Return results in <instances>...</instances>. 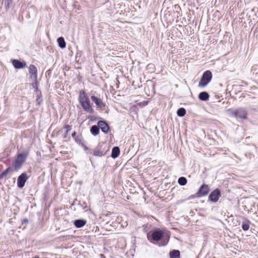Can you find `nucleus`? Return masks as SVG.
<instances>
[{
  "label": "nucleus",
  "instance_id": "1",
  "mask_svg": "<svg viewBox=\"0 0 258 258\" xmlns=\"http://www.w3.org/2000/svg\"><path fill=\"white\" fill-rule=\"evenodd\" d=\"M164 231L159 229H155L151 234L148 233L147 234L148 239L152 243L154 241H158L161 239L164 235Z\"/></svg>",
  "mask_w": 258,
  "mask_h": 258
},
{
  "label": "nucleus",
  "instance_id": "2",
  "mask_svg": "<svg viewBox=\"0 0 258 258\" xmlns=\"http://www.w3.org/2000/svg\"><path fill=\"white\" fill-rule=\"evenodd\" d=\"M229 114L236 118L246 119L247 111L243 108H240L237 109H229L228 110Z\"/></svg>",
  "mask_w": 258,
  "mask_h": 258
},
{
  "label": "nucleus",
  "instance_id": "3",
  "mask_svg": "<svg viewBox=\"0 0 258 258\" xmlns=\"http://www.w3.org/2000/svg\"><path fill=\"white\" fill-rule=\"evenodd\" d=\"M27 156L28 153L26 152L18 154L17 158L14 163V166L16 170H18L22 167Z\"/></svg>",
  "mask_w": 258,
  "mask_h": 258
},
{
  "label": "nucleus",
  "instance_id": "4",
  "mask_svg": "<svg viewBox=\"0 0 258 258\" xmlns=\"http://www.w3.org/2000/svg\"><path fill=\"white\" fill-rule=\"evenodd\" d=\"M212 75L210 71H207L204 73L203 76L200 81L199 86L205 87L211 81Z\"/></svg>",
  "mask_w": 258,
  "mask_h": 258
},
{
  "label": "nucleus",
  "instance_id": "5",
  "mask_svg": "<svg viewBox=\"0 0 258 258\" xmlns=\"http://www.w3.org/2000/svg\"><path fill=\"white\" fill-rule=\"evenodd\" d=\"M72 126L70 125H66L63 128L58 130L57 132V135H61L64 139H68V134L71 130Z\"/></svg>",
  "mask_w": 258,
  "mask_h": 258
},
{
  "label": "nucleus",
  "instance_id": "6",
  "mask_svg": "<svg viewBox=\"0 0 258 258\" xmlns=\"http://www.w3.org/2000/svg\"><path fill=\"white\" fill-rule=\"evenodd\" d=\"M28 179V176L26 173H23L20 175L17 179V185L19 188L24 186L25 182Z\"/></svg>",
  "mask_w": 258,
  "mask_h": 258
},
{
  "label": "nucleus",
  "instance_id": "7",
  "mask_svg": "<svg viewBox=\"0 0 258 258\" xmlns=\"http://www.w3.org/2000/svg\"><path fill=\"white\" fill-rule=\"evenodd\" d=\"M221 196L220 191L218 189L213 190L209 196V200L216 202Z\"/></svg>",
  "mask_w": 258,
  "mask_h": 258
},
{
  "label": "nucleus",
  "instance_id": "8",
  "mask_svg": "<svg viewBox=\"0 0 258 258\" xmlns=\"http://www.w3.org/2000/svg\"><path fill=\"white\" fill-rule=\"evenodd\" d=\"M209 191V187L208 185L207 184H203L200 187L198 192L197 195L199 197H202L207 195Z\"/></svg>",
  "mask_w": 258,
  "mask_h": 258
},
{
  "label": "nucleus",
  "instance_id": "9",
  "mask_svg": "<svg viewBox=\"0 0 258 258\" xmlns=\"http://www.w3.org/2000/svg\"><path fill=\"white\" fill-rule=\"evenodd\" d=\"M79 99L81 105L90 101L88 96L84 91L80 92Z\"/></svg>",
  "mask_w": 258,
  "mask_h": 258
},
{
  "label": "nucleus",
  "instance_id": "10",
  "mask_svg": "<svg viewBox=\"0 0 258 258\" xmlns=\"http://www.w3.org/2000/svg\"><path fill=\"white\" fill-rule=\"evenodd\" d=\"M98 125L103 133H107L108 132L109 126L105 121H99L98 122Z\"/></svg>",
  "mask_w": 258,
  "mask_h": 258
},
{
  "label": "nucleus",
  "instance_id": "11",
  "mask_svg": "<svg viewBox=\"0 0 258 258\" xmlns=\"http://www.w3.org/2000/svg\"><path fill=\"white\" fill-rule=\"evenodd\" d=\"M29 72L31 74V78L34 80L37 78V69L33 64H30L29 67Z\"/></svg>",
  "mask_w": 258,
  "mask_h": 258
},
{
  "label": "nucleus",
  "instance_id": "12",
  "mask_svg": "<svg viewBox=\"0 0 258 258\" xmlns=\"http://www.w3.org/2000/svg\"><path fill=\"white\" fill-rule=\"evenodd\" d=\"M92 100L96 104V105L100 108H103L105 106V104L102 102V100L95 96H91Z\"/></svg>",
  "mask_w": 258,
  "mask_h": 258
},
{
  "label": "nucleus",
  "instance_id": "13",
  "mask_svg": "<svg viewBox=\"0 0 258 258\" xmlns=\"http://www.w3.org/2000/svg\"><path fill=\"white\" fill-rule=\"evenodd\" d=\"M12 63L16 69H23L26 67V63L25 62H23L18 59H14L12 61Z\"/></svg>",
  "mask_w": 258,
  "mask_h": 258
},
{
  "label": "nucleus",
  "instance_id": "14",
  "mask_svg": "<svg viewBox=\"0 0 258 258\" xmlns=\"http://www.w3.org/2000/svg\"><path fill=\"white\" fill-rule=\"evenodd\" d=\"M84 110L89 113H93L94 111L91 105L90 101L81 105Z\"/></svg>",
  "mask_w": 258,
  "mask_h": 258
},
{
  "label": "nucleus",
  "instance_id": "15",
  "mask_svg": "<svg viewBox=\"0 0 258 258\" xmlns=\"http://www.w3.org/2000/svg\"><path fill=\"white\" fill-rule=\"evenodd\" d=\"M87 221L84 219H78L76 220L74 222V225L77 228H81L83 227L86 224Z\"/></svg>",
  "mask_w": 258,
  "mask_h": 258
},
{
  "label": "nucleus",
  "instance_id": "16",
  "mask_svg": "<svg viewBox=\"0 0 258 258\" xmlns=\"http://www.w3.org/2000/svg\"><path fill=\"white\" fill-rule=\"evenodd\" d=\"M120 153V149L118 147H114L112 148L111 157L115 159L117 158Z\"/></svg>",
  "mask_w": 258,
  "mask_h": 258
},
{
  "label": "nucleus",
  "instance_id": "17",
  "mask_svg": "<svg viewBox=\"0 0 258 258\" xmlns=\"http://www.w3.org/2000/svg\"><path fill=\"white\" fill-rule=\"evenodd\" d=\"M199 98L201 100L206 101L209 98V95L206 92H202L199 95Z\"/></svg>",
  "mask_w": 258,
  "mask_h": 258
},
{
  "label": "nucleus",
  "instance_id": "18",
  "mask_svg": "<svg viewBox=\"0 0 258 258\" xmlns=\"http://www.w3.org/2000/svg\"><path fill=\"white\" fill-rule=\"evenodd\" d=\"M57 42L58 44V46L61 48H64L66 47V42L64 41V39L63 38V37H59L58 38H57Z\"/></svg>",
  "mask_w": 258,
  "mask_h": 258
},
{
  "label": "nucleus",
  "instance_id": "19",
  "mask_svg": "<svg viewBox=\"0 0 258 258\" xmlns=\"http://www.w3.org/2000/svg\"><path fill=\"white\" fill-rule=\"evenodd\" d=\"M90 132L94 136H96L99 133V127L98 125H93L91 127Z\"/></svg>",
  "mask_w": 258,
  "mask_h": 258
},
{
  "label": "nucleus",
  "instance_id": "20",
  "mask_svg": "<svg viewBox=\"0 0 258 258\" xmlns=\"http://www.w3.org/2000/svg\"><path fill=\"white\" fill-rule=\"evenodd\" d=\"M170 258H179L180 251L178 250H173L170 252Z\"/></svg>",
  "mask_w": 258,
  "mask_h": 258
},
{
  "label": "nucleus",
  "instance_id": "21",
  "mask_svg": "<svg viewBox=\"0 0 258 258\" xmlns=\"http://www.w3.org/2000/svg\"><path fill=\"white\" fill-rule=\"evenodd\" d=\"M250 222L248 220H244L242 222V228L243 230L246 231L249 228Z\"/></svg>",
  "mask_w": 258,
  "mask_h": 258
},
{
  "label": "nucleus",
  "instance_id": "22",
  "mask_svg": "<svg viewBox=\"0 0 258 258\" xmlns=\"http://www.w3.org/2000/svg\"><path fill=\"white\" fill-rule=\"evenodd\" d=\"M185 113L186 110L184 108H180L177 111V114L180 117L183 116L185 114Z\"/></svg>",
  "mask_w": 258,
  "mask_h": 258
},
{
  "label": "nucleus",
  "instance_id": "23",
  "mask_svg": "<svg viewBox=\"0 0 258 258\" xmlns=\"http://www.w3.org/2000/svg\"><path fill=\"white\" fill-rule=\"evenodd\" d=\"M178 182L180 185H184L187 183V179L184 177H180L178 178Z\"/></svg>",
  "mask_w": 258,
  "mask_h": 258
},
{
  "label": "nucleus",
  "instance_id": "24",
  "mask_svg": "<svg viewBox=\"0 0 258 258\" xmlns=\"http://www.w3.org/2000/svg\"><path fill=\"white\" fill-rule=\"evenodd\" d=\"M94 155L97 156H101L103 155V151L99 149H95L94 151Z\"/></svg>",
  "mask_w": 258,
  "mask_h": 258
},
{
  "label": "nucleus",
  "instance_id": "25",
  "mask_svg": "<svg viewBox=\"0 0 258 258\" xmlns=\"http://www.w3.org/2000/svg\"><path fill=\"white\" fill-rule=\"evenodd\" d=\"M13 0H5V5L7 9H9L10 5L12 4Z\"/></svg>",
  "mask_w": 258,
  "mask_h": 258
},
{
  "label": "nucleus",
  "instance_id": "26",
  "mask_svg": "<svg viewBox=\"0 0 258 258\" xmlns=\"http://www.w3.org/2000/svg\"><path fill=\"white\" fill-rule=\"evenodd\" d=\"M12 169L10 167H9L7 168L6 170H5L4 171H3L1 174L0 176H5L10 171H11Z\"/></svg>",
  "mask_w": 258,
  "mask_h": 258
},
{
  "label": "nucleus",
  "instance_id": "27",
  "mask_svg": "<svg viewBox=\"0 0 258 258\" xmlns=\"http://www.w3.org/2000/svg\"><path fill=\"white\" fill-rule=\"evenodd\" d=\"M76 133L75 132H74L72 134V137L73 138H75V136H76Z\"/></svg>",
  "mask_w": 258,
  "mask_h": 258
},
{
  "label": "nucleus",
  "instance_id": "28",
  "mask_svg": "<svg viewBox=\"0 0 258 258\" xmlns=\"http://www.w3.org/2000/svg\"><path fill=\"white\" fill-rule=\"evenodd\" d=\"M24 221L28 222V220L27 219H24Z\"/></svg>",
  "mask_w": 258,
  "mask_h": 258
},
{
  "label": "nucleus",
  "instance_id": "29",
  "mask_svg": "<svg viewBox=\"0 0 258 258\" xmlns=\"http://www.w3.org/2000/svg\"><path fill=\"white\" fill-rule=\"evenodd\" d=\"M166 244V242H165L164 243L162 244V245H165Z\"/></svg>",
  "mask_w": 258,
  "mask_h": 258
},
{
  "label": "nucleus",
  "instance_id": "30",
  "mask_svg": "<svg viewBox=\"0 0 258 258\" xmlns=\"http://www.w3.org/2000/svg\"><path fill=\"white\" fill-rule=\"evenodd\" d=\"M33 258H39V256H35L34 257H33Z\"/></svg>",
  "mask_w": 258,
  "mask_h": 258
}]
</instances>
